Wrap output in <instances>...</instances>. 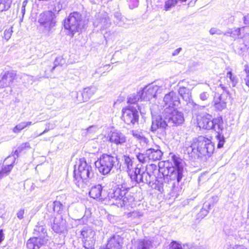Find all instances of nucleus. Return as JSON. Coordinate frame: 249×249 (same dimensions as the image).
<instances>
[{"label": "nucleus", "mask_w": 249, "mask_h": 249, "mask_svg": "<svg viewBox=\"0 0 249 249\" xmlns=\"http://www.w3.org/2000/svg\"><path fill=\"white\" fill-rule=\"evenodd\" d=\"M220 87L224 91H226V93H223L220 95L218 94L217 96H215L214 98L213 103L215 108L221 111L226 107L227 102L226 100L228 92L226 90V88L223 85L220 84Z\"/></svg>", "instance_id": "obj_15"}, {"label": "nucleus", "mask_w": 249, "mask_h": 249, "mask_svg": "<svg viewBox=\"0 0 249 249\" xmlns=\"http://www.w3.org/2000/svg\"><path fill=\"white\" fill-rule=\"evenodd\" d=\"M182 50L181 48H178L177 49L175 50L173 53H172V56H176L178 55L180 51Z\"/></svg>", "instance_id": "obj_58"}, {"label": "nucleus", "mask_w": 249, "mask_h": 249, "mask_svg": "<svg viewBox=\"0 0 249 249\" xmlns=\"http://www.w3.org/2000/svg\"><path fill=\"white\" fill-rule=\"evenodd\" d=\"M18 147V150L22 151L24 149H25L26 148H30V144L29 142H26L22 143Z\"/></svg>", "instance_id": "obj_50"}, {"label": "nucleus", "mask_w": 249, "mask_h": 249, "mask_svg": "<svg viewBox=\"0 0 249 249\" xmlns=\"http://www.w3.org/2000/svg\"><path fill=\"white\" fill-rule=\"evenodd\" d=\"M32 124L31 122H22L16 125L13 129V132L15 133H19L21 130L25 128L27 126L30 125Z\"/></svg>", "instance_id": "obj_33"}, {"label": "nucleus", "mask_w": 249, "mask_h": 249, "mask_svg": "<svg viewBox=\"0 0 249 249\" xmlns=\"http://www.w3.org/2000/svg\"><path fill=\"white\" fill-rule=\"evenodd\" d=\"M89 195L94 199L103 200L107 199V193L101 184H97L91 187Z\"/></svg>", "instance_id": "obj_17"}, {"label": "nucleus", "mask_w": 249, "mask_h": 249, "mask_svg": "<svg viewBox=\"0 0 249 249\" xmlns=\"http://www.w3.org/2000/svg\"><path fill=\"white\" fill-rule=\"evenodd\" d=\"M57 59L56 58L53 65L49 62H45L43 64V69H44V73L42 74V77L44 78H49L51 76V73L54 70L57 66Z\"/></svg>", "instance_id": "obj_25"}, {"label": "nucleus", "mask_w": 249, "mask_h": 249, "mask_svg": "<svg viewBox=\"0 0 249 249\" xmlns=\"http://www.w3.org/2000/svg\"><path fill=\"white\" fill-rule=\"evenodd\" d=\"M178 3V0H167L164 5V10L165 11H169L174 7H175Z\"/></svg>", "instance_id": "obj_39"}, {"label": "nucleus", "mask_w": 249, "mask_h": 249, "mask_svg": "<svg viewBox=\"0 0 249 249\" xmlns=\"http://www.w3.org/2000/svg\"><path fill=\"white\" fill-rule=\"evenodd\" d=\"M81 234L85 239L83 247L85 249H94V242L92 240H87L86 238L95 235V232L89 227H85L81 231Z\"/></svg>", "instance_id": "obj_16"}, {"label": "nucleus", "mask_w": 249, "mask_h": 249, "mask_svg": "<svg viewBox=\"0 0 249 249\" xmlns=\"http://www.w3.org/2000/svg\"><path fill=\"white\" fill-rule=\"evenodd\" d=\"M23 78L26 79L28 80V82L31 81V84H33L34 82H36V80H39V77H36L35 78L34 76L31 75H29L27 74H24L23 75Z\"/></svg>", "instance_id": "obj_44"}, {"label": "nucleus", "mask_w": 249, "mask_h": 249, "mask_svg": "<svg viewBox=\"0 0 249 249\" xmlns=\"http://www.w3.org/2000/svg\"><path fill=\"white\" fill-rule=\"evenodd\" d=\"M97 89L94 87H90L86 88L84 89L82 92L80 93L81 95L82 96V99H78L77 96V100L78 101L86 102L88 101L91 97L96 92Z\"/></svg>", "instance_id": "obj_24"}, {"label": "nucleus", "mask_w": 249, "mask_h": 249, "mask_svg": "<svg viewBox=\"0 0 249 249\" xmlns=\"http://www.w3.org/2000/svg\"><path fill=\"white\" fill-rule=\"evenodd\" d=\"M174 166L167 169L168 174L163 173L165 182H167L173 193L178 195L181 189L178 186L184 172L183 162L181 159L174 155L172 156Z\"/></svg>", "instance_id": "obj_2"}, {"label": "nucleus", "mask_w": 249, "mask_h": 249, "mask_svg": "<svg viewBox=\"0 0 249 249\" xmlns=\"http://www.w3.org/2000/svg\"><path fill=\"white\" fill-rule=\"evenodd\" d=\"M27 3V0H24L22 4V7H25Z\"/></svg>", "instance_id": "obj_62"}, {"label": "nucleus", "mask_w": 249, "mask_h": 249, "mask_svg": "<svg viewBox=\"0 0 249 249\" xmlns=\"http://www.w3.org/2000/svg\"><path fill=\"white\" fill-rule=\"evenodd\" d=\"M122 119L127 124L134 125L138 123L139 119V112L136 107H129L122 110Z\"/></svg>", "instance_id": "obj_10"}, {"label": "nucleus", "mask_w": 249, "mask_h": 249, "mask_svg": "<svg viewBox=\"0 0 249 249\" xmlns=\"http://www.w3.org/2000/svg\"><path fill=\"white\" fill-rule=\"evenodd\" d=\"M208 213V210L205 208H203L197 214V216L198 218H203L205 216L207 215Z\"/></svg>", "instance_id": "obj_47"}, {"label": "nucleus", "mask_w": 249, "mask_h": 249, "mask_svg": "<svg viewBox=\"0 0 249 249\" xmlns=\"http://www.w3.org/2000/svg\"><path fill=\"white\" fill-rule=\"evenodd\" d=\"M126 189L121 188H117L110 190L108 193H107V198L112 201L113 204L117 206V202L120 201L122 199L123 195H125Z\"/></svg>", "instance_id": "obj_14"}, {"label": "nucleus", "mask_w": 249, "mask_h": 249, "mask_svg": "<svg viewBox=\"0 0 249 249\" xmlns=\"http://www.w3.org/2000/svg\"><path fill=\"white\" fill-rule=\"evenodd\" d=\"M170 249H203V248L202 246L196 245H184L182 246L176 242H173Z\"/></svg>", "instance_id": "obj_27"}, {"label": "nucleus", "mask_w": 249, "mask_h": 249, "mask_svg": "<svg viewBox=\"0 0 249 249\" xmlns=\"http://www.w3.org/2000/svg\"><path fill=\"white\" fill-rule=\"evenodd\" d=\"M116 161V157L104 154L95 162V165L101 173L105 175L110 173Z\"/></svg>", "instance_id": "obj_6"}, {"label": "nucleus", "mask_w": 249, "mask_h": 249, "mask_svg": "<svg viewBox=\"0 0 249 249\" xmlns=\"http://www.w3.org/2000/svg\"><path fill=\"white\" fill-rule=\"evenodd\" d=\"M178 92L184 101L188 102L190 100L192 97V93L189 89L182 86L179 88Z\"/></svg>", "instance_id": "obj_30"}, {"label": "nucleus", "mask_w": 249, "mask_h": 249, "mask_svg": "<svg viewBox=\"0 0 249 249\" xmlns=\"http://www.w3.org/2000/svg\"><path fill=\"white\" fill-rule=\"evenodd\" d=\"M4 239V234L3 233L2 230H0V243Z\"/></svg>", "instance_id": "obj_60"}, {"label": "nucleus", "mask_w": 249, "mask_h": 249, "mask_svg": "<svg viewBox=\"0 0 249 249\" xmlns=\"http://www.w3.org/2000/svg\"><path fill=\"white\" fill-rule=\"evenodd\" d=\"M109 140L116 145H123L126 142L127 138L124 134L119 131L111 132L109 135Z\"/></svg>", "instance_id": "obj_20"}, {"label": "nucleus", "mask_w": 249, "mask_h": 249, "mask_svg": "<svg viewBox=\"0 0 249 249\" xmlns=\"http://www.w3.org/2000/svg\"><path fill=\"white\" fill-rule=\"evenodd\" d=\"M226 77L230 79V81L231 83L232 86L233 87H235L238 83V78L236 75L233 74L231 71H230L227 72Z\"/></svg>", "instance_id": "obj_37"}, {"label": "nucleus", "mask_w": 249, "mask_h": 249, "mask_svg": "<svg viewBox=\"0 0 249 249\" xmlns=\"http://www.w3.org/2000/svg\"><path fill=\"white\" fill-rule=\"evenodd\" d=\"M164 108L163 113H169L171 110L175 108L180 104V100L178 95L174 91L166 94L163 98Z\"/></svg>", "instance_id": "obj_8"}, {"label": "nucleus", "mask_w": 249, "mask_h": 249, "mask_svg": "<svg viewBox=\"0 0 249 249\" xmlns=\"http://www.w3.org/2000/svg\"><path fill=\"white\" fill-rule=\"evenodd\" d=\"M210 34L212 35L216 34L218 35H221L223 34V32L218 29L215 28H212L210 30Z\"/></svg>", "instance_id": "obj_48"}, {"label": "nucleus", "mask_w": 249, "mask_h": 249, "mask_svg": "<svg viewBox=\"0 0 249 249\" xmlns=\"http://www.w3.org/2000/svg\"><path fill=\"white\" fill-rule=\"evenodd\" d=\"M140 99L143 100L141 91L137 93L131 94L128 98V103L129 104H135Z\"/></svg>", "instance_id": "obj_32"}, {"label": "nucleus", "mask_w": 249, "mask_h": 249, "mask_svg": "<svg viewBox=\"0 0 249 249\" xmlns=\"http://www.w3.org/2000/svg\"><path fill=\"white\" fill-rule=\"evenodd\" d=\"M63 208V205L60 201H55L53 203V211L56 213L60 212Z\"/></svg>", "instance_id": "obj_40"}, {"label": "nucleus", "mask_w": 249, "mask_h": 249, "mask_svg": "<svg viewBox=\"0 0 249 249\" xmlns=\"http://www.w3.org/2000/svg\"><path fill=\"white\" fill-rule=\"evenodd\" d=\"M241 28L232 29V34H231V37L236 38L240 35Z\"/></svg>", "instance_id": "obj_45"}, {"label": "nucleus", "mask_w": 249, "mask_h": 249, "mask_svg": "<svg viewBox=\"0 0 249 249\" xmlns=\"http://www.w3.org/2000/svg\"><path fill=\"white\" fill-rule=\"evenodd\" d=\"M234 20H235L234 17L232 16H231L228 18V21L227 22V23L228 24L233 23V22L234 21Z\"/></svg>", "instance_id": "obj_59"}, {"label": "nucleus", "mask_w": 249, "mask_h": 249, "mask_svg": "<svg viewBox=\"0 0 249 249\" xmlns=\"http://www.w3.org/2000/svg\"><path fill=\"white\" fill-rule=\"evenodd\" d=\"M122 161L124 162V163L126 166L127 168V171L129 175V173H131L132 170L133 168V161L132 159L127 155H124L122 157Z\"/></svg>", "instance_id": "obj_31"}, {"label": "nucleus", "mask_w": 249, "mask_h": 249, "mask_svg": "<svg viewBox=\"0 0 249 249\" xmlns=\"http://www.w3.org/2000/svg\"><path fill=\"white\" fill-rule=\"evenodd\" d=\"M229 249H247V248L243 245H235L230 247Z\"/></svg>", "instance_id": "obj_55"}, {"label": "nucleus", "mask_w": 249, "mask_h": 249, "mask_svg": "<svg viewBox=\"0 0 249 249\" xmlns=\"http://www.w3.org/2000/svg\"><path fill=\"white\" fill-rule=\"evenodd\" d=\"M244 38L245 43V46L247 47L248 46H249V33L245 34Z\"/></svg>", "instance_id": "obj_54"}, {"label": "nucleus", "mask_w": 249, "mask_h": 249, "mask_svg": "<svg viewBox=\"0 0 249 249\" xmlns=\"http://www.w3.org/2000/svg\"><path fill=\"white\" fill-rule=\"evenodd\" d=\"M129 176L131 180H134L137 183L150 184L151 183V175L138 167H135L131 173H129Z\"/></svg>", "instance_id": "obj_9"}, {"label": "nucleus", "mask_w": 249, "mask_h": 249, "mask_svg": "<svg viewBox=\"0 0 249 249\" xmlns=\"http://www.w3.org/2000/svg\"><path fill=\"white\" fill-rule=\"evenodd\" d=\"M244 71L245 76L244 80L246 86L249 88V66L246 65L245 66Z\"/></svg>", "instance_id": "obj_41"}, {"label": "nucleus", "mask_w": 249, "mask_h": 249, "mask_svg": "<svg viewBox=\"0 0 249 249\" xmlns=\"http://www.w3.org/2000/svg\"><path fill=\"white\" fill-rule=\"evenodd\" d=\"M128 6L130 9H133L138 6L139 1V0H129L128 1Z\"/></svg>", "instance_id": "obj_43"}, {"label": "nucleus", "mask_w": 249, "mask_h": 249, "mask_svg": "<svg viewBox=\"0 0 249 249\" xmlns=\"http://www.w3.org/2000/svg\"><path fill=\"white\" fill-rule=\"evenodd\" d=\"M84 26L82 15L77 12L71 13L64 21L65 29L71 33V37L76 32H79L83 28Z\"/></svg>", "instance_id": "obj_5"}, {"label": "nucleus", "mask_w": 249, "mask_h": 249, "mask_svg": "<svg viewBox=\"0 0 249 249\" xmlns=\"http://www.w3.org/2000/svg\"><path fill=\"white\" fill-rule=\"evenodd\" d=\"M97 130V127L95 126L91 125L87 129V134H90L92 133H94Z\"/></svg>", "instance_id": "obj_52"}, {"label": "nucleus", "mask_w": 249, "mask_h": 249, "mask_svg": "<svg viewBox=\"0 0 249 249\" xmlns=\"http://www.w3.org/2000/svg\"><path fill=\"white\" fill-rule=\"evenodd\" d=\"M156 111L154 110V108H151L152 121L151 130L155 132L158 129H160L162 132H164L166 127L169 125L167 120L166 119V116H165L164 119H163L161 116L156 115Z\"/></svg>", "instance_id": "obj_11"}, {"label": "nucleus", "mask_w": 249, "mask_h": 249, "mask_svg": "<svg viewBox=\"0 0 249 249\" xmlns=\"http://www.w3.org/2000/svg\"><path fill=\"white\" fill-rule=\"evenodd\" d=\"M132 134L133 137L139 140L141 143H143L144 144L147 143L148 142V139L143 135L142 132L133 130L132 131Z\"/></svg>", "instance_id": "obj_34"}, {"label": "nucleus", "mask_w": 249, "mask_h": 249, "mask_svg": "<svg viewBox=\"0 0 249 249\" xmlns=\"http://www.w3.org/2000/svg\"><path fill=\"white\" fill-rule=\"evenodd\" d=\"M21 12L22 13V17H23L24 15L25 14V7H21Z\"/></svg>", "instance_id": "obj_63"}, {"label": "nucleus", "mask_w": 249, "mask_h": 249, "mask_svg": "<svg viewBox=\"0 0 249 249\" xmlns=\"http://www.w3.org/2000/svg\"><path fill=\"white\" fill-rule=\"evenodd\" d=\"M134 197L130 193L125 191V195L122 197V200L117 202V206L122 207L123 206L133 207L135 205Z\"/></svg>", "instance_id": "obj_21"}, {"label": "nucleus", "mask_w": 249, "mask_h": 249, "mask_svg": "<svg viewBox=\"0 0 249 249\" xmlns=\"http://www.w3.org/2000/svg\"><path fill=\"white\" fill-rule=\"evenodd\" d=\"M13 167L12 163L4 166L2 168L0 172V178H2L4 176L7 175L10 173Z\"/></svg>", "instance_id": "obj_36"}, {"label": "nucleus", "mask_w": 249, "mask_h": 249, "mask_svg": "<svg viewBox=\"0 0 249 249\" xmlns=\"http://www.w3.org/2000/svg\"><path fill=\"white\" fill-rule=\"evenodd\" d=\"M106 20H107L106 18H103V19H101L100 22H101V24H102V23L105 22V21Z\"/></svg>", "instance_id": "obj_64"}, {"label": "nucleus", "mask_w": 249, "mask_h": 249, "mask_svg": "<svg viewBox=\"0 0 249 249\" xmlns=\"http://www.w3.org/2000/svg\"><path fill=\"white\" fill-rule=\"evenodd\" d=\"M121 240L119 236H113L108 241L107 244V249H121V245L120 241Z\"/></svg>", "instance_id": "obj_26"}, {"label": "nucleus", "mask_w": 249, "mask_h": 249, "mask_svg": "<svg viewBox=\"0 0 249 249\" xmlns=\"http://www.w3.org/2000/svg\"><path fill=\"white\" fill-rule=\"evenodd\" d=\"M153 241L150 239H143L137 243L136 249H150L152 247Z\"/></svg>", "instance_id": "obj_29"}, {"label": "nucleus", "mask_w": 249, "mask_h": 249, "mask_svg": "<svg viewBox=\"0 0 249 249\" xmlns=\"http://www.w3.org/2000/svg\"><path fill=\"white\" fill-rule=\"evenodd\" d=\"M66 221L61 216L55 217L52 225V229L56 233L64 232L66 230Z\"/></svg>", "instance_id": "obj_22"}, {"label": "nucleus", "mask_w": 249, "mask_h": 249, "mask_svg": "<svg viewBox=\"0 0 249 249\" xmlns=\"http://www.w3.org/2000/svg\"><path fill=\"white\" fill-rule=\"evenodd\" d=\"M47 237L35 236L28 240L27 247L29 249H39L47 243Z\"/></svg>", "instance_id": "obj_18"}, {"label": "nucleus", "mask_w": 249, "mask_h": 249, "mask_svg": "<svg viewBox=\"0 0 249 249\" xmlns=\"http://www.w3.org/2000/svg\"><path fill=\"white\" fill-rule=\"evenodd\" d=\"M209 97V94L207 92H203L199 94V98L201 100L207 101Z\"/></svg>", "instance_id": "obj_49"}, {"label": "nucleus", "mask_w": 249, "mask_h": 249, "mask_svg": "<svg viewBox=\"0 0 249 249\" xmlns=\"http://www.w3.org/2000/svg\"><path fill=\"white\" fill-rule=\"evenodd\" d=\"M198 125L199 127L203 129H214L216 132L215 138L218 142L217 148H221L223 147L225 140L223 135L222 134V131L224 128L222 117H218L212 119V116L208 114L202 117L198 120Z\"/></svg>", "instance_id": "obj_3"}, {"label": "nucleus", "mask_w": 249, "mask_h": 249, "mask_svg": "<svg viewBox=\"0 0 249 249\" xmlns=\"http://www.w3.org/2000/svg\"><path fill=\"white\" fill-rule=\"evenodd\" d=\"M16 73L13 71H6L0 79V88L10 87L14 82Z\"/></svg>", "instance_id": "obj_19"}, {"label": "nucleus", "mask_w": 249, "mask_h": 249, "mask_svg": "<svg viewBox=\"0 0 249 249\" xmlns=\"http://www.w3.org/2000/svg\"><path fill=\"white\" fill-rule=\"evenodd\" d=\"M186 150L192 158L206 160L213 154L214 144L208 138L200 136L187 147Z\"/></svg>", "instance_id": "obj_1"}, {"label": "nucleus", "mask_w": 249, "mask_h": 249, "mask_svg": "<svg viewBox=\"0 0 249 249\" xmlns=\"http://www.w3.org/2000/svg\"><path fill=\"white\" fill-rule=\"evenodd\" d=\"M56 16L51 11H46L40 14L38 17V22L48 32L55 26Z\"/></svg>", "instance_id": "obj_7"}, {"label": "nucleus", "mask_w": 249, "mask_h": 249, "mask_svg": "<svg viewBox=\"0 0 249 249\" xmlns=\"http://www.w3.org/2000/svg\"><path fill=\"white\" fill-rule=\"evenodd\" d=\"M162 91L161 87L157 85L150 84L145 86L141 91L143 100H150L156 96V94Z\"/></svg>", "instance_id": "obj_13"}, {"label": "nucleus", "mask_w": 249, "mask_h": 249, "mask_svg": "<svg viewBox=\"0 0 249 249\" xmlns=\"http://www.w3.org/2000/svg\"><path fill=\"white\" fill-rule=\"evenodd\" d=\"M231 34H232V29H229L225 32H223V35L231 37Z\"/></svg>", "instance_id": "obj_57"}, {"label": "nucleus", "mask_w": 249, "mask_h": 249, "mask_svg": "<svg viewBox=\"0 0 249 249\" xmlns=\"http://www.w3.org/2000/svg\"><path fill=\"white\" fill-rule=\"evenodd\" d=\"M12 2V0H0V12L9 10Z\"/></svg>", "instance_id": "obj_35"}, {"label": "nucleus", "mask_w": 249, "mask_h": 249, "mask_svg": "<svg viewBox=\"0 0 249 249\" xmlns=\"http://www.w3.org/2000/svg\"><path fill=\"white\" fill-rule=\"evenodd\" d=\"M94 172L91 166L84 159L79 160L78 170L74 171V182L80 187L81 183L87 179H91L93 178Z\"/></svg>", "instance_id": "obj_4"}, {"label": "nucleus", "mask_w": 249, "mask_h": 249, "mask_svg": "<svg viewBox=\"0 0 249 249\" xmlns=\"http://www.w3.org/2000/svg\"><path fill=\"white\" fill-rule=\"evenodd\" d=\"M136 157L139 161L142 163L149 162V158L146 154V150L143 153H139L136 155Z\"/></svg>", "instance_id": "obj_38"}, {"label": "nucleus", "mask_w": 249, "mask_h": 249, "mask_svg": "<svg viewBox=\"0 0 249 249\" xmlns=\"http://www.w3.org/2000/svg\"><path fill=\"white\" fill-rule=\"evenodd\" d=\"M33 234L35 236L47 237V230L45 226L41 225V223H38L34 229Z\"/></svg>", "instance_id": "obj_28"}, {"label": "nucleus", "mask_w": 249, "mask_h": 249, "mask_svg": "<svg viewBox=\"0 0 249 249\" xmlns=\"http://www.w3.org/2000/svg\"><path fill=\"white\" fill-rule=\"evenodd\" d=\"M25 213L24 209H20L17 213V217L19 219L21 220L24 218V214Z\"/></svg>", "instance_id": "obj_51"}, {"label": "nucleus", "mask_w": 249, "mask_h": 249, "mask_svg": "<svg viewBox=\"0 0 249 249\" xmlns=\"http://www.w3.org/2000/svg\"><path fill=\"white\" fill-rule=\"evenodd\" d=\"M12 32L13 31L12 29V27L8 29L5 30L4 32V37L5 38V39L7 40H8L11 37Z\"/></svg>", "instance_id": "obj_46"}, {"label": "nucleus", "mask_w": 249, "mask_h": 249, "mask_svg": "<svg viewBox=\"0 0 249 249\" xmlns=\"http://www.w3.org/2000/svg\"><path fill=\"white\" fill-rule=\"evenodd\" d=\"M21 152V151L18 150V149L14 152V154L13 155V156H9V158H12L13 161L14 162L16 158H18V154Z\"/></svg>", "instance_id": "obj_53"}, {"label": "nucleus", "mask_w": 249, "mask_h": 249, "mask_svg": "<svg viewBox=\"0 0 249 249\" xmlns=\"http://www.w3.org/2000/svg\"><path fill=\"white\" fill-rule=\"evenodd\" d=\"M142 215V213L140 212L137 211H135L129 213L128 214V217L132 218H137L141 217Z\"/></svg>", "instance_id": "obj_42"}, {"label": "nucleus", "mask_w": 249, "mask_h": 249, "mask_svg": "<svg viewBox=\"0 0 249 249\" xmlns=\"http://www.w3.org/2000/svg\"><path fill=\"white\" fill-rule=\"evenodd\" d=\"M166 116L169 125H178L183 124L184 121L183 114L174 108L169 113H163Z\"/></svg>", "instance_id": "obj_12"}, {"label": "nucleus", "mask_w": 249, "mask_h": 249, "mask_svg": "<svg viewBox=\"0 0 249 249\" xmlns=\"http://www.w3.org/2000/svg\"><path fill=\"white\" fill-rule=\"evenodd\" d=\"M243 18L244 24L246 25L249 26V14L245 16Z\"/></svg>", "instance_id": "obj_56"}, {"label": "nucleus", "mask_w": 249, "mask_h": 249, "mask_svg": "<svg viewBox=\"0 0 249 249\" xmlns=\"http://www.w3.org/2000/svg\"><path fill=\"white\" fill-rule=\"evenodd\" d=\"M50 129L49 128H46L42 133H41L40 134H39L38 135V136H40L42 135H43V134L48 132L49 131Z\"/></svg>", "instance_id": "obj_61"}, {"label": "nucleus", "mask_w": 249, "mask_h": 249, "mask_svg": "<svg viewBox=\"0 0 249 249\" xmlns=\"http://www.w3.org/2000/svg\"><path fill=\"white\" fill-rule=\"evenodd\" d=\"M146 154L149 160L156 161L160 160L162 156V153L158 147L151 148L146 150Z\"/></svg>", "instance_id": "obj_23"}]
</instances>
